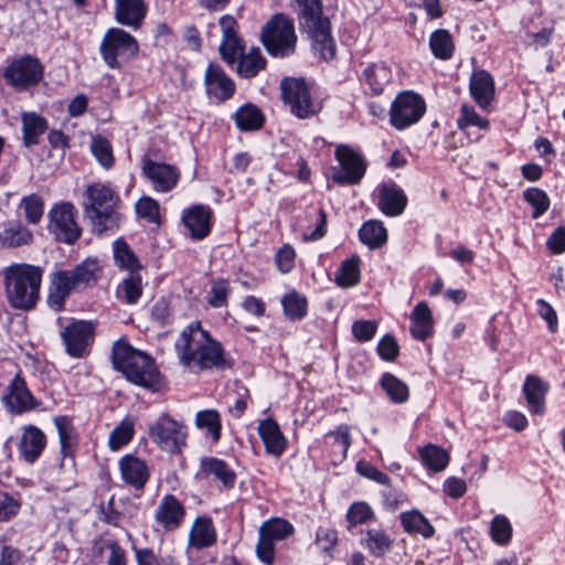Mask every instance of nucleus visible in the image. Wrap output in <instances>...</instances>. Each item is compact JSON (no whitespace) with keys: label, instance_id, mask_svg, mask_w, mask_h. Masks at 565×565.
Masks as SVG:
<instances>
[{"label":"nucleus","instance_id":"nucleus-10","mask_svg":"<svg viewBox=\"0 0 565 565\" xmlns=\"http://www.w3.org/2000/svg\"><path fill=\"white\" fill-rule=\"evenodd\" d=\"M281 96L298 118H308L317 113L309 88L301 78H284L280 83Z\"/></svg>","mask_w":565,"mask_h":565},{"label":"nucleus","instance_id":"nucleus-35","mask_svg":"<svg viewBox=\"0 0 565 565\" xmlns=\"http://www.w3.org/2000/svg\"><path fill=\"white\" fill-rule=\"evenodd\" d=\"M266 66V60L258 49H250L247 54L238 57L237 73L244 78H252Z\"/></svg>","mask_w":565,"mask_h":565},{"label":"nucleus","instance_id":"nucleus-49","mask_svg":"<svg viewBox=\"0 0 565 565\" xmlns=\"http://www.w3.org/2000/svg\"><path fill=\"white\" fill-rule=\"evenodd\" d=\"M285 315L291 320H298L307 313V299L297 292H290L282 299Z\"/></svg>","mask_w":565,"mask_h":565},{"label":"nucleus","instance_id":"nucleus-14","mask_svg":"<svg viewBox=\"0 0 565 565\" xmlns=\"http://www.w3.org/2000/svg\"><path fill=\"white\" fill-rule=\"evenodd\" d=\"M4 76L12 86L25 88L42 79L43 70L36 58L25 56L9 65Z\"/></svg>","mask_w":565,"mask_h":565},{"label":"nucleus","instance_id":"nucleus-4","mask_svg":"<svg viewBox=\"0 0 565 565\" xmlns=\"http://www.w3.org/2000/svg\"><path fill=\"white\" fill-rule=\"evenodd\" d=\"M117 200L115 192L104 183L96 182L86 186L83 200L84 214L98 231L107 228Z\"/></svg>","mask_w":565,"mask_h":565},{"label":"nucleus","instance_id":"nucleus-1","mask_svg":"<svg viewBox=\"0 0 565 565\" xmlns=\"http://www.w3.org/2000/svg\"><path fill=\"white\" fill-rule=\"evenodd\" d=\"M175 349L180 362L194 372L231 366L221 343L212 339L200 322H193L181 332Z\"/></svg>","mask_w":565,"mask_h":565},{"label":"nucleus","instance_id":"nucleus-11","mask_svg":"<svg viewBox=\"0 0 565 565\" xmlns=\"http://www.w3.org/2000/svg\"><path fill=\"white\" fill-rule=\"evenodd\" d=\"M335 158L340 163L341 171L332 175L338 184H356L365 174L366 163L364 159L353 149L340 145L335 149Z\"/></svg>","mask_w":565,"mask_h":565},{"label":"nucleus","instance_id":"nucleus-2","mask_svg":"<svg viewBox=\"0 0 565 565\" xmlns=\"http://www.w3.org/2000/svg\"><path fill=\"white\" fill-rule=\"evenodd\" d=\"M114 367L131 383L157 391L161 385V375L154 361L146 353L135 350L126 341L119 340L113 347Z\"/></svg>","mask_w":565,"mask_h":565},{"label":"nucleus","instance_id":"nucleus-63","mask_svg":"<svg viewBox=\"0 0 565 565\" xmlns=\"http://www.w3.org/2000/svg\"><path fill=\"white\" fill-rule=\"evenodd\" d=\"M398 344L391 335H384L377 344V353L385 361H394L398 355Z\"/></svg>","mask_w":565,"mask_h":565},{"label":"nucleus","instance_id":"nucleus-34","mask_svg":"<svg viewBox=\"0 0 565 565\" xmlns=\"http://www.w3.org/2000/svg\"><path fill=\"white\" fill-rule=\"evenodd\" d=\"M361 242L370 248L375 249L383 246L387 241V231L380 221L371 220L365 222L360 231Z\"/></svg>","mask_w":565,"mask_h":565},{"label":"nucleus","instance_id":"nucleus-38","mask_svg":"<svg viewBox=\"0 0 565 565\" xmlns=\"http://www.w3.org/2000/svg\"><path fill=\"white\" fill-rule=\"evenodd\" d=\"M364 547L374 556H383L392 548V539L381 530H367L363 540Z\"/></svg>","mask_w":565,"mask_h":565},{"label":"nucleus","instance_id":"nucleus-47","mask_svg":"<svg viewBox=\"0 0 565 565\" xmlns=\"http://www.w3.org/2000/svg\"><path fill=\"white\" fill-rule=\"evenodd\" d=\"M54 424L58 433L61 452L63 456H67L72 451L75 440L72 423L67 417L58 416L55 417Z\"/></svg>","mask_w":565,"mask_h":565},{"label":"nucleus","instance_id":"nucleus-36","mask_svg":"<svg viewBox=\"0 0 565 565\" xmlns=\"http://www.w3.org/2000/svg\"><path fill=\"white\" fill-rule=\"evenodd\" d=\"M360 258L356 255L342 262L335 273V282L340 287H352L360 281Z\"/></svg>","mask_w":565,"mask_h":565},{"label":"nucleus","instance_id":"nucleus-5","mask_svg":"<svg viewBox=\"0 0 565 565\" xmlns=\"http://www.w3.org/2000/svg\"><path fill=\"white\" fill-rule=\"evenodd\" d=\"M262 41L273 56L284 57L292 54L297 42L294 23L282 14H276L263 28Z\"/></svg>","mask_w":565,"mask_h":565},{"label":"nucleus","instance_id":"nucleus-32","mask_svg":"<svg viewBox=\"0 0 565 565\" xmlns=\"http://www.w3.org/2000/svg\"><path fill=\"white\" fill-rule=\"evenodd\" d=\"M32 232L19 222L8 224L0 232V245L2 247H20L32 242Z\"/></svg>","mask_w":565,"mask_h":565},{"label":"nucleus","instance_id":"nucleus-12","mask_svg":"<svg viewBox=\"0 0 565 565\" xmlns=\"http://www.w3.org/2000/svg\"><path fill=\"white\" fill-rule=\"evenodd\" d=\"M94 324L89 321H75L70 323L61 332L68 355L83 358L88 353V348L94 339Z\"/></svg>","mask_w":565,"mask_h":565},{"label":"nucleus","instance_id":"nucleus-51","mask_svg":"<svg viewBox=\"0 0 565 565\" xmlns=\"http://www.w3.org/2000/svg\"><path fill=\"white\" fill-rule=\"evenodd\" d=\"M524 200L534 209L532 217L539 218L550 207L547 194L539 188H530L523 192Z\"/></svg>","mask_w":565,"mask_h":565},{"label":"nucleus","instance_id":"nucleus-37","mask_svg":"<svg viewBox=\"0 0 565 565\" xmlns=\"http://www.w3.org/2000/svg\"><path fill=\"white\" fill-rule=\"evenodd\" d=\"M235 122L241 130H256L263 126L264 116L254 105H244L235 113Z\"/></svg>","mask_w":565,"mask_h":565},{"label":"nucleus","instance_id":"nucleus-56","mask_svg":"<svg viewBox=\"0 0 565 565\" xmlns=\"http://www.w3.org/2000/svg\"><path fill=\"white\" fill-rule=\"evenodd\" d=\"M231 292L230 282L226 279H215L211 286V297L209 305L213 308H222L227 306V297Z\"/></svg>","mask_w":565,"mask_h":565},{"label":"nucleus","instance_id":"nucleus-45","mask_svg":"<svg viewBox=\"0 0 565 565\" xmlns=\"http://www.w3.org/2000/svg\"><path fill=\"white\" fill-rule=\"evenodd\" d=\"M294 533V526L284 519H271L262 524L259 535L269 537L273 541H280Z\"/></svg>","mask_w":565,"mask_h":565},{"label":"nucleus","instance_id":"nucleus-24","mask_svg":"<svg viewBox=\"0 0 565 565\" xmlns=\"http://www.w3.org/2000/svg\"><path fill=\"white\" fill-rule=\"evenodd\" d=\"M216 542V531L211 518L198 516L189 533V546L195 550L207 548Z\"/></svg>","mask_w":565,"mask_h":565},{"label":"nucleus","instance_id":"nucleus-57","mask_svg":"<svg viewBox=\"0 0 565 565\" xmlns=\"http://www.w3.org/2000/svg\"><path fill=\"white\" fill-rule=\"evenodd\" d=\"M374 513L371 507L362 501L354 502L348 510L347 520L351 526L367 522Z\"/></svg>","mask_w":565,"mask_h":565},{"label":"nucleus","instance_id":"nucleus-55","mask_svg":"<svg viewBox=\"0 0 565 565\" xmlns=\"http://www.w3.org/2000/svg\"><path fill=\"white\" fill-rule=\"evenodd\" d=\"M121 291L127 303H137L142 295V279L140 275L131 273L121 284Z\"/></svg>","mask_w":565,"mask_h":565},{"label":"nucleus","instance_id":"nucleus-17","mask_svg":"<svg viewBox=\"0 0 565 565\" xmlns=\"http://www.w3.org/2000/svg\"><path fill=\"white\" fill-rule=\"evenodd\" d=\"M305 28L311 39L315 53L324 61L332 60L335 55L337 46L331 35L330 21L324 19Z\"/></svg>","mask_w":565,"mask_h":565},{"label":"nucleus","instance_id":"nucleus-7","mask_svg":"<svg viewBox=\"0 0 565 565\" xmlns=\"http://www.w3.org/2000/svg\"><path fill=\"white\" fill-rule=\"evenodd\" d=\"M150 439L162 450L179 452L186 444L185 426L167 414H162L150 427Z\"/></svg>","mask_w":565,"mask_h":565},{"label":"nucleus","instance_id":"nucleus-62","mask_svg":"<svg viewBox=\"0 0 565 565\" xmlns=\"http://www.w3.org/2000/svg\"><path fill=\"white\" fill-rule=\"evenodd\" d=\"M76 286L78 285L70 270L58 271L53 276L52 287L67 297Z\"/></svg>","mask_w":565,"mask_h":565},{"label":"nucleus","instance_id":"nucleus-20","mask_svg":"<svg viewBox=\"0 0 565 565\" xmlns=\"http://www.w3.org/2000/svg\"><path fill=\"white\" fill-rule=\"evenodd\" d=\"M212 211L207 206L194 205L185 210L182 215L184 226L194 239H202L211 231Z\"/></svg>","mask_w":565,"mask_h":565},{"label":"nucleus","instance_id":"nucleus-19","mask_svg":"<svg viewBox=\"0 0 565 565\" xmlns=\"http://www.w3.org/2000/svg\"><path fill=\"white\" fill-rule=\"evenodd\" d=\"M119 470L122 480L136 490H141L149 479V469L143 460L125 455L119 460Z\"/></svg>","mask_w":565,"mask_h":565},{"label":"nucleus","instance_id":"nucleus-31","mask_svg":"<svg viewBox=\"0 0 565 565\" xmlns=\"http://www.w3.org/2000/svg\"><path fill=\"white\" fill-rule=\"evenodd\" d=\"M364 81L373 94H381L392 79V71L384 63L369 65L363 72Z\"/></svg>","mask_w":565,"mask_h":565},{"label":"nucleus","instance_id":"nucleus-23","mask_svg":"<svg viewBox=\"0 0 565 565\" xmlns=\"http://www.w3.org/2000/svg\"><path fill=\"white\" fill-rule=\"evenodd\" d=\"M257 430L266 451L269 455L279 457L286 449L287 440L278 424L273 418H266L258 424Z\"/></svg>","mask_w":565,"mask_h":565},{"label":"nucleus","instance_id":"nucleus-64","mask_svg":"<svg viewBox=\"0 0 565 565\" xmlns=\"http://www.w3.org/2000/svg\"><path fill=\"white\" fill-rule=\"evenodd\" d=\"M356 471L361 476L374 480L380 484H387L390 480L387 475L383 473L377 468H375L374 466L364 460H361L356 463Z\"/></svg>","mask_w":565,"mask_h":565},{"label":"nucleus","instance_id":"nucleus-41","mask_svg":"<svg viewBox=\"0 0 565 565\" xmlns=\"http://www.w3.org/2000/svg\"><path fill=\"white\" fill-rule=\"evenodd\" d=\"M429 46L433 54L440 60H448L454 53V43L450 33L440 29L431 33Z\"/></svg>","mask_w":565,"mask_h":565},{"label":"nucleus","instance_id":"nucleus-29","mask_svg":"<svg viewBox=\"0 0 565 565\" xmlns=\"http://www.w3.org/2000/svg\"><path fill=\"white\" fill-rule=\"evenodd\" d=\"M201 468L205 475L221 481L225 488L234 487L236 475L224 460L206 457L201 460Z\"/></svg>","mask_w":565,"mask_h":565},{"label":"nucleus","instance_id":"nucleus-50","mask_svg":"<svg viewBox=\"0 0 565 565\" xmlns=\"http://www.w3.org/2000/svg\"><path fill=\"white\" fill-rule=\"evenodd\" d=\"M296 2L300 9V23L303 26L326 19L321 17L322 6L320 0H296Z\"/></svg>","mask_w":565,"mask_h":565},{"label":"nucleus","instance_id":"nucleus-27","mask_svg":"<svg viewBox=\"0 0 565 565\" xmlns=\"http://www.w3.org/2000/svg\"><path fill=\"white\" fill-rule=\"evenodd\" d=\"M411 334L418 341L428 338L434 329V320L428 305L424 301L418 302L411 315Z\"/></svg>","mask_w":565,"mask_h":565},{"label":"nucleus","instance_id":"nucleus-39","mask_svg":"<svg viewBox=\"0 0 565 565\" xmlns=\"http://www.w3.org/2000/svg\"><path fill=\"white\" fill-rule=\"evenodd\" d=\"M135 422L130 417H125L109 434L108 446L110 450L118 451L127 445L134 437Z\"/></svg>","mask_w":565,"mask_h":565},{"label":"nucleus","instance_id":"nucleus-53","mask_svg":"<svg viewBox=\"0 0 565 565\" xmlns=\"http://www.w3.org/2000/svg\"><path fill=\"white\" fill-rule=\"evenodd\" d=\"M20 206L24 211L26 221L31 224H38L43 216L44 202L36 194L24 196L21 201Z\"/></svg>","mask_w":565,"mask_h":565},{"label":"nucleus","instance_id":"nucleus-6","mask_svg":"<svg viewBox=\"0 0 565 565\" xmlns=\"http://www.w3.org/2000/svg\"><path fill=\"white\" fill-rule=\"evenodd\" d=\"M138 51L137 40L119 28L109 29L100 44L102 56L110 68H120L121 61L135 57Z\"/></svg>","mask_w":565,"mask_h":565},{"label":"nucleus","instance_id":"nucleus-3","mask_svg":"<svg viewBox=\"0 0 565 565\" xmlns=\"http://www.w3.org/2000/svg\"><path fill=\"white\" fill-rule=\"evenodd\" d=\"M42 281V269L30 264H13L4 270L6 294L9 303L28 310L35 306Z\"/></svg>","mask_w":565,"mask_h":565},{"label":"nucleus","instance_id":"nucleus-8","mask_svg":"<svg viewBox=\"0 0 565 565\" xmlns=\"http://www.w3.org/2000/svg\"><path fill=\"white\" fill-rule=\"evenodd\" d=\"M77 211L70 202L54 205L49 212L47 231L58 242L74 244L81 236V227L76 222Z\"/></svg>","mask_w":565,"mask_h":565},{"label":"nucleus","instance_id":"nucleus-28","mask_svg":"<svg viewBox=\"0 0 565 565\" xmlns=\"http://www.w3.org/2000/svg\"><path fill=\"white\" fill-rule=\"evenodd\" d=\"M470 92L477 104L486 108L494 94V84L491 75L486 71H478L470 79Z\"/></svg>","mask_w":565,"mask_h":565},{"label":"nucleus","instance_id":"nucleus-40","mask_svg":"<svg viewBox=\"0 0 565 565\" xmlns=\"http://www.w3.org/2000/svg\"><path fill=\"white\" fill-rule=\"evenodd\" d=\"M419 456L423 463L433 471L444 470L449 462V455L447 451L435 445H428L419 449Z\"/></svg>","mask_w":565,"mask_h":565},{"label":"nucleus","instance_id":"nucleus-18","mask_svg":"<svg viewBox=\"0 0 565 565\" xmlns=\"http://www.w3.org/2000/svg\"><path fill=\"white\" fill-rule=\"evenodd\" d=\"M185 516L183 504L172 494H166L159 502L154 519L166 530L173 531L181 526Z\"/></svg>","mask_w":565,"mask_h":565},{"label":"nucleus","instance_id":"nucleus-52","mask_svg":"<svg viewBox=\"0 0 565 565\" xmlns=\"http://www.w3.org/2000/svg\"><path fill=\"white\" fill-rule=\"evenodd\" d=\"M243 52L244 44L238 35L222 38L220 53L226 63L234 64L243 55Z\"/></svg>","mask_w":565,"mask_h":565},{"label":"nucleus","instance_id":"nucleus-15","mask_svg":"<svg viewBox=\"0 0 565 565\" xmlns=\"http://www.w3.org/2000/svg\"><path fill=\"white\" fill-rule=\"evenodd\" d=\"M2 401L7 409L13 414H23L38 405L25 380L19 373L8 384Z\"/></svg>","mask_w":565,"mask_h":565},{"label":"nucleus","instance_id":"nucleus-42","mask_svg":"<svg viewBox=\"0 0 565 565\" xmlns=\"http://www.w3.org/2000/svg\"><path fill=\"white\" fill-rule=\"evenodd\" d=\"M114 258L116 265L122 269L134 273L140 268L137 256L122 239H117L114 244Z\"/></svg>","mask_w":565,"mask_h":565},{"label":"nucleus","instance_id":"nucleus-43","mask_svg":"<svg viewBox=\"0 0 565 565\" xmlns=\"http://www.w3.org/2000/svg\"><path fill=\"white\" fill-rule=\"evenodd\" d=\"M381 385L394 403H404L408 399V386L391 373L382 376Z\"/></svg>","mask_w":565,"mask_h":565},{"label":"nucleus","instance_id":"nucleus-30","mask_svg":"<svg viewBox=\"0 0 565 565\" xmlns=\"http://www.w3.org/2000/svg\"><path fill=\"white\" fill-rule=\"evenodd\" d=\"M399 518L403 529L409 534H418L425 539H429L435 533L434 526L417 510L403 512Z\"/></svg>","mask_w":565,"mask_h":565},{"label":"nucleus","instance_id":"nucleus-46","mask_svg":"<svg viewBox=\"0 0 565 565\" xmlns=\"http://www.w3.org/2000/svg\"><path fill=\"white\" fill-rule=\"evenodd\" d=\"M90 151L102 167L105 169L113 167L115 158L108 139L103 136H94L90 141Z\"/></svg>","mask_w":565,"mask_h":565},{"label":"nucleus","instance_id":"nucleus-44","mask_svg":"<svg viewBox=\"0 0 565 565\" xmlns=\"http://www.w3.org/2000/svg\"><path fill=\"white\" fill-rule=\"evenodd\" d=\"M195 426L199 429H206L213 440H218L221 436V417L215 409H204L196 413Z\"/></svg>","mask_w":565,"mask_h":565},{"label":"nucleus","instance_id":"nucleus-25","mask_svg":"<svg viewBox=\"0 0 565 565\" xmlns=\"http://www.w3.org/2000/svg\"><path fill=\"white\" fill-rule=\"evenodd\" d=\"M407 198L404 192L395 185H383L379 193V207L387 216H397L406 207Z\"/></svg>","mask_w":565,"mask_h":565},{"label":"nucleus","instance_id":"nucleus-59","mask_svg":"<svg viewBox=\"0 0 565 565\" xmlns=\"http://www.w3.org/2000/svg\"><path fill=\"white\" fill-rule=\"evenodd\" d=\"M377 330L374 320H356L352 324V333L360 342H367L373 339Z\"/></svg>","mask_w":565,"mask_h":565},{"label":"nucleus","instance_id":"nucleus-60","mask_svg":"<svg viewBox=\"0 0 565 565\" xmlns=\"http://www.w3.org/2000/svg\"><path fill=\"white\" fill-rule=\"evenodd\" d=\"M21 503L8 492H0V522H7L15 516Z\"/></svg>","mask_w":565,"mask_h":565},{"label":"nucleus","instance_id":"nucleus-58","mask_svg":"<svg viewBox=\"0 0 565 565\" xmlns=\"http://www.w3.org/2000/svg\"><path fill=\"white\" fill-rule=\"evenodd\" d=\"M457 125L460 129H465L468 126H477L481 129H487L489 126V121L480 117L472 107L462 105L461 115L457 119Z\"/></svg>","mask_w":565,"mask_h":565},{"label":"nucleus","instance_id":"nucleus-22","mask_svg":"<svg viewBox=\"0 0 565 565\" xmlns=\"http://www.w3.org/2000/svg\"><path fill=\"white\" fill-rule=\"evenodd\" d=\"M116 20L120 24L137 29L147 13L145 0H115Z\"/></svg>","mask_w":565,"mask_h":565},{"label":"nucleus","instance_id":"nucleus-54","mask_svg":"<svg viewBox=\"0 0 565 565\" xmlns=\"http://www.w3.org/2000/svg\"><path fill=\"white\" fill-rule=\"evenodd\" d=\"M98 269L99 266L96 260L86 259L70 271L74 276L77 285H89L96 281Z\"/></svg>","mask_w":565,"mask_h":565},{"label":"nucleus","instance_id":"nucleus-33","mask_svg":"<svg viewBox=\"0 0 565 565\" xmlns=\"http://www.w3.org/2000/svg\"><path fill=\"white\" fill-rule=\"evenodd\" d=\"M47 128L46 120L35 113L22 115L23 143L31 147L39 142V138Z\"/></svg>","mask_w":565,"mask_h":565},{"label":"nucleus","instance_id":"nucleus-26","mask_svg":"<svg viewBox=\"0 0 565 565\" xmlns=\"http://www.w3.org/2000/svg\"><path fill=\"white\" fill-rule=\"evenodd\" d=\"M548 391V384L535 375H527L523 384V392L526 397L529 408L534 414H543L545 407V395Z\"/></svg>","mask_w":565,"mask_h":565},{"label":"nucleus","instance_id":"nucleus-48","mask_svg":"<svg viewBox=\"0 0 565 565\" xmlns=\"http://www.w3.org/2000/svg\"><path fill=\"white\" fill-rule=\"evenodd\" d=\"M490 535L499 545H507L512 537V525L509 519L502 514L495 515L490 523Z\"/></svg>","mask_w":565,"mask_h":565},{"label":"nucleus","instance_id":"nucleus-9","mask_svg":"<svg viewBox=\"0 0 565 565\" xmlns=\"http://www.w3.org/2000/svg\"><path fill=\"white\" fill-rule=\"evenodd\" d=\"M426 111L424 99L416 93L404 92L396 96L390 109V122L403 130L419 121Z\"/></svg>","mask_w":565,"mask_h":565},{"label":"nucleus","instance_id":"nucleus-13","mask_svg":"<svg viewBox=\"0 0 565 565\" xmlns=\"http://www.w3.org/2000/svg\"><path fill=\"white\" fill-rule=\"evenodd\" d=\"M142 173L152 183L157 192L171 191L180 179V171L177 167L156 162L147 156L142 158Z\"/></svg>","mask_w":565,"mask_h":565},{"label":"nucleus","instance_id":"nucleus-16","mask_svg":"<svg viewBox=\"0 0 565 565\" xmlns=\"http://www.w3.org/2000/svg\"><path fill=\"white\" fill-rule=\"evenodd\" d=\"M205 92L209 98L217 103L230 99L235 92V84L223 68L214 63L209 64L204 75Z\"/></svg>","mask_w":565,"mask_h":565},{"label":"nucleus","instance_id":"nucleus-61","mask_svg":"<svg viewBox=\"0 0 565 565\" xmlns=\"http://www.w3.org/2000/svg\"><path fill=\"white\" fill-rule=\"evenodd\" d=\"M138 215L147 218L149 222H159V204L149 196L141 198L136 204Z\"/></svg>","mask_w":565,"mask_h":565},{"label":"nucleus","instance_id":"nucleus-21","mask_svg":"<svg viewBox=\"0 0 565 565\" xmlns=\"http://www.w3.org/2000/svg\"><path fill=\"white\" fill-rule=\"evenodd\" d=\"M46 445V438L43 431L35 426L24 427L18 448L22 458L33 463L42 454Z\"/></svg>","mask_w":565,"mask_h":565}]
</instances>
